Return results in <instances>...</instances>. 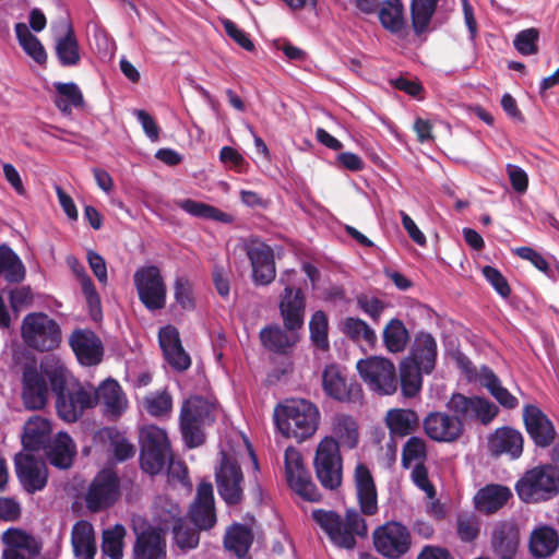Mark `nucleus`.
Returning <instances> with one entry per match:
<instances>
[{
    "instance_id": "1",
    "label": "nucleus",
    "mask_w": 559,
    "mask_h": 559,
    "mask_svg": "<svg viewBox=\"0 0 559 559\" xmlns=\"http://www.w3.org/2000/svg\"><path fill=\"white\" fill-rule=\"evenodd\" d=\"M273 417L282 436L301 443L311 438L318 430L320 412L316 404L310 401L293 399L276 405Z\"/></svg>"
},
{
    "instance_id": "2",
    "label": "nucleus",
    "mask_w": 559,
    "mask_h": 559,
    "mask_svg": "<svg viewBox=\"0 0 559 559\" xmlns=\"http://www.w3.org/2000/svg\"><path fill=\"white\" fill-rule=\"evenodd\" d=\"M44 373L48 378L51 391L56 395L58 416L67 423H75L84 412L95 406V394L81 384L67 386L66 368L63 366L46 367Z\"/></svg>"
},
{
    "instance_id": "3",
    "label": "nucleus",
    "mask_w": 559,
    "mask_h": 559,
    "mask_svg": "<svg viewBox=\"0 0 559 559\" xmlns=\"http://www.w3.org/2000/svg\"><path fill=\"white\" fill-rule=\"evenodd\" d=\"M311 516L338 548L352 550L357 545L356 537H366L368 534L366 520L355 509H348L344 518L332 510L316 509Z\"/></svg>"
},
{
    "instance_id": "4",
    "label": "nucleus",
    "mask_w": 559,
    "mask_h": 559,
    "mask_svg": "<svg viewBox=\"0 0 559 559\" xmlns=\"http://www.w3.org/2000/svg\"><path fill=\"white\" fill-rule=\"evenodd\" d=\"M216 419L215 407L202 396L185 400L179 415L180 432L189 449L201 447L205 442L204 428Z\"/></svg>"
},
{
    "instance_id": "5",
    "label": "nucleus",
    "mask_w": 559,
    "mask_h": 559,
    "mask_svg": "<svg viewBox=\"0 0 559 559\" xmlns=\"http://www.w3.org/2000/svg\"><path fill=\"white\" fill-rule=\"evenodd\" d=\"M556 466L535 467L524 474L516 483L515 490L521 500L526 503L546 501L559 490V444L554 449Z\"/></svg>"
},
{
    "instance_id": "6",
    "label": "nucleus",
    "mask_w": 559,
    "mask_h": 559,
    "mask_svg": "<svg viewBox=\"0 0 559 559\" xmlns=\"http://www.w3.org/2000/svg\"><path fill=\"white\" fill-rule=\"evenodd\" d=\"M21 336L27 347L40 353L50 352L61 343V329L48 314L32 312L22 321Z\"/></svg>"
},
{
    "instance_id": "7",
    "label": "nucleus",
    "mask_w": 559,
    "mask_h": 559,
    "mask_svg": "<svg viewBox=\"0 0 559 559\" xmlns=\"http://www.w3.org/2000/svg\"><path fill=\"white\" fill-rule=\"evenodd\" d=\"M313 468L316 477L324 489L336 490L343 483V457L338 442L330 436L318 443Z\"/></svg>"
},
{
    "instance_id": "8",
    "label": "nucleus",
    "mask_w": 559,
    "mask_h": 559,
    "mask_svg": "<svg viewBox=\"0 0 559 559\" xmlns=\"http://www.w3.org/2000/svg\"><path fill=\"white\" fill-rule=\"evenodd\" d=\"M173 460L170 443L165 430L151 426L141 435L140 466L150 475L159 474Z\"/></svg>"
},
{
    "instance_id": "9",
    "label": "nucleus",
    "mask_w": 559,
    "mask_h": 559,
    "mask_svg": "<svg viewBox=\"0 0 559 559\" xmlns=\"http://www.w3.org/2000/svg\"><path fill=\"white\" fill-rule=\"evenodd\" d=\"M139 300L150 311L162 310L166 306L167 287L160 270L156 265L141 266L133 275Z\"/></svg>"
},
{
    "instance_id": "10",
    "label": "nucleus",
    "mask_w": 559,
    "mask_h": 559,
    "mask_svg": "<svg viewBox=\"0 0 559 559\" xmlns=\"http://www.w3.org/2000/svg\"><path fill=\"white\" fill-rule=\"evenodd\" d=\"M357 370L370 390L384 395L396 392L399 381L394 364L383 357H369L357 362Z\"/></svg>"
},
{
    "instance_id": "11",
    "label": "nucleus",
    "mask_w": 559,
    "mask_h": 559,
    "mask_svg": "<svg viewBox=\"0 0 559 559\" xmlns=\"http://www.w3.org/2000/svg\"><path fill=\"white\" fill-rule=\"evenodd\" d=\"M374 549L388 559H400L412 546L408 528L400 522L390 521L378 526L372 533Z\"/></svg>"
},
{
    "instance_id": "12",
    "label": "nucleus",
    "mask_w": 559,
    "mask_h": 559,
    "mask_svg": "<svg viewBox=\"0 0 559 559\" xmlns=\"http://www.w3.org/2000/svg\"><path fill=\"white\" fill-rule=\"evenodd\" d=\"M243 481L238 462L224 453L215 471V483L219 497L228 507L239 506L243 501Z\"/></svg>"
},
{
    "instance_id": "13",
    "label": "nucleus",
    "mask_w": 559,
    "mask_h": 559,
    "mask_svg": "<svg viewBox=\"0 0 559 559\" xmlns=\"http://www.w3.org/2000/svg\"><path fill=\"white\" fill-rule=\"evenodd\" d=\"M284 464L286 481L290 489L304 500L319 502L322 495L305 467L300 452L294 448H287Z\"/></svg>"
},
{
    "instance_id": "14",
    "label": "nucleus",
    "mask_w": 559,
    "mask_h": 559,
    "mask_svg": "<svg viewBox=\"0 0 559 559\" xmlns=\"http://www.w3.org/2000/svg\"><path fill=\"white\" fill-rule=\"evenodd\" d=\"M449 411L459 420H478L488 425L498 415L499 408L490 401L479 396H465L461 393H453L447 404Z\"/></svg>"
},
{
    "instance_id": "15",
    "label": "nucleus",
    "mask_w": 559,
    "mask_h": 559,
    "mask_svg": "<svg viewBox=\"0 0 559 559\" xmlns=\"http://www.w3.org/2000/svg\"><path fill=\"white\" fill-rule=\"evenodd\" d=\"M120 481L112 471L104 469L92 480L85 496L86 508L99 512L111 507L119 496Z\"/></svg>"
},
{
    "instance_id": "16",
    "label": "nucleus",
    "mask_w": 559,
    "mask_h": 559,
    "mask_svg": "<svg viewBox=\"0 0 559 559\" xmlns=\"http://www.w3.org/2000/svg\"><path fill=\"white\" fill-rule=\"evenodd\" d=\"M189 521L199 530L210 531L217 522L213 485L210 481H201L197 487V493L188 512Z\"/></svg>"
},
{
    "instance_id": "17",
    "label": "nucleus",
    "mask_w": 559,
    "mask_h": 559,
    "mask_svg": "<svg viewBox=\"0 0 559 559\" xmlns=\"http://www.w3.org/2000/svg\"><path fill=\"white\" fill-rule=\"evenodd\" d=\"M357 502L361 514L372 516L378 513V490L370 468L362 462L356 464L353 474Z\"/></svg>"
},
{
    "instance_id": "18",
    "label": "nucleus",
    "mask_w": 559,
    "mask_h": 559,
    "mask_svg": "<svg viewBox=\"0 0 559 559\" xmlns=\"http://www.w3.org/2000/svg\"><path fill=\"white\" fill-rule=\"evenodd\" d=\"M2 542L5 545L2 559H35L41 551L40 542L21 528L4 531Z\"/></svg>"
},
{
    "instance_id": "19",
    "label": "nucleus",
    "mask_w": 559,
    "mask_h": 559,
    "mask_svg": "<svg viewBox=\"0 0 559 559\" xmlns=\"http://www.w3.org/2000/svg\"><path fill=\"white\" fill-rule=\"evenodd\" d=\"M426 435L438 442H454L464 432V424L443 412H431L423 421Z\"/></svg>"
},
{
    "instance_id": "20",
    "label": "nucleus",
    "mask_w": 559,
    "mask_h": 559,
    "mask_svg": "<svg viewBox=\"0 0 559 559\" xmlns=\"http://www.w3.org/2000/svg\"><path fill=\"white\" fill-rule=\"evenodd\" d=\"M261 345L269 352L287 356L300 341V330H288L277 323L265 325L260 330Z\"/></svg>"
},
{
    "instance_id": "21",
    "label": "nucleus",
    "mask_w": 559,
    "mask_h": 559,
    "mask_svg": "<svg viewBox=\"0 0 559 559\" xmlns=\"http://www.w3.org/2000/svg\"><path fill=\"white\" fill-rule=\"evenodd\" d=\"M525 429L538 448H548L555 442L556 430L551 420L535 405H526L523 412Z\"/></svg>"
},
{
    "instance_id": "22",
    "label": "nucleus",
    "mask_w": 559,
    "mask_h": 559,
    "mask_svg": "<svg viewBox=\"0 0 559 559\" xmlns=\"http://www.w3.org/2000/svg\"><path fill=\"white\" fill-rule=\"evenodd\" d=\"M46 367L49 366H41V372L37 371L34 367H26L23 371L22 399L27 409H41L47 404L48 386L46 380L48 378L44 373Z\"/></svg>"
},
{
    "instance_id": "23",
    "label": "nucleus",
    "mask_w": 559,
    "mask_h": 559,
    "mask_svg": "<svg viewBox=\"0 0 559 559\" xmlns=\"http://www.w3.org/2000/svg\"><path fill=\"white\" fill-rule=\"evenodd\" d=\"M283 325L288 330H301L305 324L306 297L300 288L286 286L278 305Z\"/></svg>"
},
{
    "instance_id": "24",
    "label": "nucleus",
    "mask_w": 559,
    "mask_h": 559,
    "mask_svg": "<svg viewBox=\"0 0 559 559\" xmlns=\"http://www.w3.org/2000/svg\"><path fill=\"white\" fill-rule=\"evenodd\" d=\"M15 472L28 493L43 490L47 484V469L44 462L32 454L15 456Z\"/></svg>"
},
{
    "instance_id": "25",
    "label": "nucleus",
    "mask_w": 559,
    "mask_h": 559,
    "mask_svg": "<svg viewBox=\"0 0 559 559\" xmlns=\"http://www.w3.org/2000/svg\"><path fill=\"white\" fill-rule=\"evenodd\" d=\"M158 342L165 360L179 372L191 366L190 355L185 350L178 330L173 325L164 326L158 332Z\"/></svg>"
},
{
    "instance_id": "26",
    "label": "nucleus",
    "mask_w": 559,
    "mask_h": 559,
    "mask_svg": "<svg viewBox=\"0 0 559 559\" xmlns=\"http://www.w3.org/2000/svg\"><path fill=\"white\" fill-rule=\"evenodd\" d=\"M69 343L81 365L91 367L102 361L104 347L93 331L75 330L71 334Z\"/></svg>"
},
{
    "instance_id": "27",
    "label": "nucleus",
    "mask_w": 559,
    "mask_h": 559,
    "mask_svg": "<svg viewBox=\"0 0 559 559\" xmlns=\"http://www.w3.org/2000/svg\"><path fill=\"white\" fill-rule=\"evenodd\" d=\"M131 559H167L166 539L158 528L147 526L135 532Z\"/></svg>"
},
{
    "instance_id": "28",
    "label": "nucleus",
    "mask_w": 559,
    "mask_h": 559,
    "mask_svg": "<svg viewBox=\"0 0 559 559\" xmlns=\"http://www.w3.org/2000/svg\"><path fill=\"white\" fill-rule=\"evenodd\" d=\"M323 391L330 397L340 402H352L361 395V386L358 383H347L340 368L328 365L322 372Z\"/></svg>"
},
{
    "instance_id": "29",
    "label": "nucleus",
    "mask_w": 559,
    "mask_h": 559,
    "mask_svg": "<svg viewBox=\"0 0 559 559\" xmlns=\"http://www.w3.org/2000/svg\"><path fill=\"white\" fill-rule=\"evenodd\" d=\"M523 436L519 430L501 427L488 438V450L495 457L507 454L511 459H518L523 452Z\"/></svg>"
},
{
    "instance_id": "30",
    "label": "nucleus",
    "mask_w": 559,
    "mask_h": 559,
    "mask_svg": "<svg viewBox=\"0 0 559 559\" xmlns=\"http://www.w3.org/2000/svg\"><path fill=\"white\" fill-rule=\"evenodd\" d=\"M95 394V406L102 403L105 407V414L111 418H118L127 408V399L124 393L116 380L108 379L104 381L97 390L93 391Z\"/></svg>"
},
{
    "instance_id": "31",
    "label": "nucleus",
    "mask_w": 559,
    "mask_h": 559,
    "mask_svg": "<svg viewBox=\"0 0 559 559\" xmlns=\"http://www.w3.org/2000/svg\"><path fill=\"white\" fill-rule=\"evenodd\" d=\"M519 543V530L513 524L500 522L493 528L491 546L498 559H514Z\"/></svg>"
},
{
    "instance_id": "32",
    "label": "nucleus",
    "mask_w": 559,
    "mask_h": 559,
    "mask_svg": "<svg viewBox=\"0 0 559 559\" xmlns=\"http://www.w3.org/2000/svg\"><path fill=\"white\" fill-rule=\"evenodd\" d=\"M512 498V491L509 487L500 484H488L480 488L475 497V508L485 514H493L502 509Z\"/></svg>"
},
{
    "instance_id": "33",
    "label": "nucleus",
    "mask_w": 559,
    "mask_h": 559,
    "mask_svg": "<svg viewBox=\"0 0 559 559\" xmlns=\"http://www.w3.org/2000/svg\"><path fill=\"white\" fill-rule=\"evenodd\" d=\"M71 545L76 559H95L97 546L92 523L80 520L73 525Z\"/></svg>"
},
{
    "instance_id": "34",
    "label": "nucleus",
    "mask_w": 559,
    "mask_h": 559,
    "mask_svg": "<svg viewBox=\"0 0 559 559\" xmlns=\"http://www.w3.org/2000/svg\"><path fill=\"white\" fill-rule=\"evenodd\" d=\"M51 465L60 469L69 468L76 454V447L67 432H59L44 449Z\"/></svg>"
},
{
    "instance_id": "35",
    "label": "nucleus",
    "mask_w": 559,
    "mask_h": 559,
    "mask_svg": "<svg viewBox=\"0 0 559 559\" xmlns=\"http://www.w3.org/2000/svg\"><path fill=\"white\" fill-rule=\"evenodd\" d=\"M406 358H413L425 373H431L437 360V342L433 336L430 333H418Z\"/></svg>"
},
{
    "instance_id": "36",
    "label": "nucleus",
    "mask_w": 559,
    "mask_h": 559,
    "mask_svg": "<svg viewBox=\"0 0 559 559\" xmlns=\"http://www.w3.org/2000/svg\"><path fill=\"white\" fill-rule=\"evenodd\" d=\"M50 432L51 426L47 419L39 416L29 418L24 425L23 448L27 451L44 450L51 441Z\"/></svg>"
},
{
    "instance_id": "37",
    "label": "nucleus",
    "mask_w": 559,
    "mask_h": 559,
    "mask_svg": "<svg viewBox=\"0 0 559 559\" xmlns=\"http://www.w3.org/2000/svg\"><path fill=\"white\" fill-rule=\"evenodd\" d=\"M254 535L252 530L241 523H233L225 532L224 547L234 552L237 558H245L252 546Z\"/></svg>"
},
{
    "instance_id": "38",
    "label": "nucleus",
    "mask_w": 559,
    "mask_h": 559,
    "mask_svg": "<svg viewBox=\"0 0 559 559\" xmlns=\"http://www.w3.org/2000/svg\"><path fill=\"white\" fill-rule=\"evenodd\" d=\"M385 424L393 436L405 437L419 427V416L414 409L392 408L388 411Z\"/></svg>"
},
{
    "instance_id": "39",
    "label": "nucleus",
    "mask_w": 559,
    "mask_h": 559,
    "mask_svg": "<svg viewBox=\"0 0 559 559\" xmlns=\"http://www.w3.org/2000/svg\"><path fill=\"white\" fill-rule=\"evenodd\" d=\"M559 536L550 526H542L534 530L530 537V551L536 558H547L558 548Z\"/></svg>"
},
{
    "instance_id": "40",
    "label": "nucleus",
    "mask_w": 559,
    "mask_h": 559,
    "mask_svg": "<svg viewBox=\"0 0 559 559\" xmlns=\"http://www.w3.org/2000/svg\"><path fill=\"white\" fill-rule=\"evenodd\" d=\"M334 439L338 442V447L353 450L357 448L359 441L358 425L356 420L346 414H337L332 424Z\"/></svg>"
},
{
    "instance_id": "41",
    "label": "nucleus",
    "mask_w": 559,
    "mask_h": 559,
    "mask_svg": "<svg viewBox=\"0 0 559 559\" xmlns=\"http://www.w3.org/2000/svg\"><path fill=\"white\" fill-rule=\"evenodd\" d=\"M423 369L419 368L413 358H404L400 364V384L402 395L406 399H413L423 386Z\"/></svg>"
},
{
    "instance_id": "42",
    "label": "nucleus",
    "mask_w": 559,
    "mask_h": 559,
    "mask_svg": "<svg viewBox=\"0 0 559 559\" xmlns=\"http://www.w3.org/2000/svg\"><path fill=\"white\" fill-rule=\"evenodd\" d=\"M53 87L57 92L53 103L62 114L70 115L72 107L81 108L84 106L83 94L75 83L55 82Z\"/></svg>"
},
{
    "instance_id": "43",
    "label": "nucleus",
    "mask_w": 559,
    "mask_h": 559,
    "mask_svg": "<svg viewBox=\"0 0 559 559\" xmlns=\"http://www.w3.org/2000/svg\"><path fill=\"white\" fill-rule=\"evenodd\" d=\"M439 0H412L411 19L412 27L417 36L429 29L432 16L437 10Z\"/></svg>"
},
{
    "instance_id": "44",
    "label": "nucleus",
    "mask_w": 559,
    "mask_h": 559,
    "mask_svg": "<svg viewBox=\"0 0 559 559\" xmlns=\"http://www.w3.org/2000/svg\"><path fill=\"white\" fill-rule=\"evenodd\" d=\"M56 55L61 66L73 67L80 60V47L71 23H67V33L57 39Z\"/></svg>"
},
{
    "instance_id": "45",
    "label": "nucleus",
    "mask_w": 559,
    "mask_h": 559,
    "mask_svg": "<svg viewBox=\"0 0 559 559\" xmlns=\"http://www.w3.org/2000/svg\"><path fill=\"white\" fill-rule=\"evenodd\" d=\"M381 25L392 34L401 33L405 27L404 7L401 0H386L379 9Z\"/></svg>"
},
{
    "instance_id": "46",
    "label": "nucleus",
    "mask_w": 559,
    "mask_h": 559,
    "mask_svg": "<svg viewBox=\"0 0 559 559\" xmlns=\"http://www.w3.org/2000/svg\"><path fill=\"white\" fill-rule=\"evenodd\" d=\"M14 29L19 44L25 53L38 64H44L47 61V53L40 40L31 33L25 23H16Z\"/></svg>"
},
{
    "instance_id": "47",
    "label": "nucleus",
    "mask_w": 559,
    "mask_h": 559,
    "mask_svg": "<svg viewBox=\"0 0 559 559\" xmlns=\"http://www.w3.org/2000/svg\"><path fill=\"white\" fill-rule=\"evenodd\" d=\"M409 341V333L400 319H391L383 329V343L390 353H402Z\"/></svg>"
},
{
    "instance_id": "48",
    "label": "nucleus",
    "mask_w": 559,
    "mask_h": 559,
    "mask_svg": "<svg viewBox=\"0 0 559 559\" xmlns=\"http://www.w3.org/2000/svg\"><path fill=\"white\" fill-rule=\"evenodd\" d=\"M201 531L187 518H179L173 525L174 542L183 551L194 549L200 543Z\"/></svg>"
},
{
    "instance_id": "49",
    "label": "nucleus",
    "mask_w": 559,
    "mask_h": 559,
    "mask_svg": "<svg viewBox=\"0 0 559 559\" xmlns=\"http://www.w3.org/2000/svg\"><path fill=\"white\" fill-rule=\"evenodd\" d=\"M0 274L9 283H20L25 278V267L21 259L7 245H0Z\"/></svg>"
},
{
    "instance_id": "50",
    "label": "nucleus",
    "mask_w": 559,
    "mask_h": 559,
    "mask_svg": "<svg viewBox=\"0 0 559 559\" xmlns=\"http://www.w3.org/2000/svg\"><path fill=\"white\" fill-rule=\"evenodd\" d=\"M480 382L503 407L513 409L518 406V399L501 385L499 378L490 368H483Z\"/></svg>"
},
{
    "instance_id": "51",
    "label": "nucleus",
    "mask_w": 559,
    "mask_h": 559,
    "mask_svg": "<svg viewBox=\"0 0 559 559\" xmlns=\"http://www.w3.org/2000/svg\"><path fill=\"white\" fill-rule=\"evenodd\" d=\"M74 272L76 273V276L80 281L82 293L86 299L91 318L95 321L102 319L103 311L100 297L92 278L82 265H80L78 269H74Z\"/></svg>"
},
{
    "instance_id": "52",
    "label": "nucleus",
    "mask_w": 559,
    "mask_h": 559,
    "mask_svg": "<svg viewBox=\"0 0 559 559\" xmlns=\"http://www.w3.org/2000/svg\"><path fill=\"white\" fill-rule=\"evenodd\" d=\"M127 532L123 525L116 524L114 527L105 530L102 535V551L109 559H122L124 536Z\"/></svg>"
},
{
    "instance_id": "53",
    "label": "nucleus",
    "mask_w": 559,
    "mask_h": 559,
    "mask_svg": "<svg viewBox=\"0 0 559 559\" xmlns=\"http://www.w3.org/2000/svg\"><path fill=\"white\" fill-rule=\"evenodd\" d=\"M343 333L355 343L373 347L377 342L374 331L361 319L348 317L343 323Z\"/></svg>"
},
{
    "instance_id": "54",
    "label": "nucleus",
    "mask_w": 559,
    "mask_h": 559,
    "mask_svg": "<svg viewBox=\"0 0 559 559\" xmlns=\"http://www.w3.org/2000/svg\"><path fill=\"white\" fill-rule=\"evenodd\" d=\"M179 205L185 212L195 217L213 219L223 223L230 222L229 214L203 202L186 199L181 201Z\"/></svg>"
},
{
    "instance_id": "55",
    "label": "nucleus",
    "mask_w": 559,
    "mask_h": 559,
    "mask_svg": "<svg viewBox=\"0 0 559 559\" xmlns=\"http://www.w3.org/2000/svg\"><path fill=\"white\" fill-rule=\"evenodd\" d=\"M427 455L426 441L420 437L413 436L403 445L401 457L402 466L408 469L414 462L425 463Z\"/></svg>"
},
{
    "instance_id": "56",
    "label": "nucleus",
    "mask_w": 559,
    "mask_h": 559,
    "mask_svg": "<svg viewBox=\"0 0 559 559\" xmlns=\"http://www.w3.org/2000/svg\"><path fill=\"white\" fill-rule=\"evenodd\" d=\"M328 317L322 310L316 311L309 322L310 338L313 345L321 350H329Z\"/></svg>"
},
{
    "instance_id": "57",
    "label": "nucleus",
    "mask_w": 559,
    "mask_h": 559,
    "mask_svg": "<svg viewBox=\"0 0 559 559\" xmlns=\"http://www.w3.org/2000/svg\"><path fill=\"white\" fill-rule=\"evenodd\" d=\"M106 436L110 442L112 454L116 461L124 462L135 455L134 445L116 428H107Z\"/></svg>"
},
{
    "instance_id": "58",
    "label": "nucleus",
    "mask_w": 559,
    "mask_h": 559,
    "mask_svg": "<svg viewBox=\"0 0 559 559\" xmlns=\"http://www.w3.org/2000/svg\"><path fill=\"white\" fill-rule=\"evenodd\" d=\"M246 253L252 270L274 262L273 249L265 242L252 241L246 247Z\"/></svg>"
},
{
    "instance_id": "59",
    "label": "nucleus",
    "mask_w": 559,
    "mask_h": 559,
    "mask_svg": "<svg viewBox=\"0 0 559 559\" xmlns=\"http://www.w3.org/2000/svg\"><path fill=\"white\" fill-rule=\"evenodd\" d=\"M539 31L535 27L519 32L513 40L514 48L523 56L538 52Z\"/></svg>"
},
{
    "instance_id": "60",
    "label": "nucleus",
    "mask_w": 559,
    "mask_h": 559,
    "mask_svg": "<svg viewBox=\"0 0 559 559\" xmlns=\"http://www.w3.org/2000/svg\"><path fill=\"white\" fill-rule=\"evenodd\" d=\"M456 533L462 542H474L479 535V524L475 515L460 513L456 518Z\"/></svg>"
},
{
    "instance_id": "61",
    "label": "nucleus",
    "mask_w": 559,
    "mask_h": 559,
    "mask_svg": "<svg viewBox=\"0 0 559 559\" xmlns=\"http://www.w3.org/2000/svg\"><path fill=\"white\" fill-rule=\"evenodd\" d=\"M174 295L176 301L182 309L190 310L194 308L192 283L186 276H179L174 284Z\"/></svg>"
},
{
    "instance_id": "62",
    "label": "nucleus",
    "mask_w": 559,
    "mask_h": 559,
    "mask_svg": "<svg viewBox=\"0 0 559 559\" xmlns=\"http://www.w3.org/2000/svg\"><path fill=\"white\" fill-rule=\"evenodd\" d=\"M412 480L413 483L425 493L429 499H433L437 495L436 488L432 483L429 480L428 469L425 463H416L412 471Z\"/></svg>"
},
{
    "instance_id": "63",
    "label": "nucleus",
    "mask_w": 559,
    "mask_h": 559,
    "mask_svg": "<svg viewBox=\"0 0 559 559\" xmlns=\"http://www.w3.org/2000/svg\"><path fill=\"white\" fill-rule=\"evenodd\" d=\"M225 33L241 48L247 51L254 50V44L250 38V35L246 33L243 29L239 28L237 24L230 20H225L223 22Z\"/></svg>"
},
{
    "instance_id": "64",
    "label": "nucleus",
    "mask_w": 559,
    "mask_h": 559,
    "mask_svg": "<svg viewBox=\"0 0 559 559\" xmlns=\"http://www.w3.org/2000/svg\"><path fill=\"white\" fill-rule=\"evenodd\" d=\"M358 307L367 313L372 321L378 322L385 308L384 302L377 297H369L368 295L360 294L357 296Z\"/></svg>"
}]
</instances>
